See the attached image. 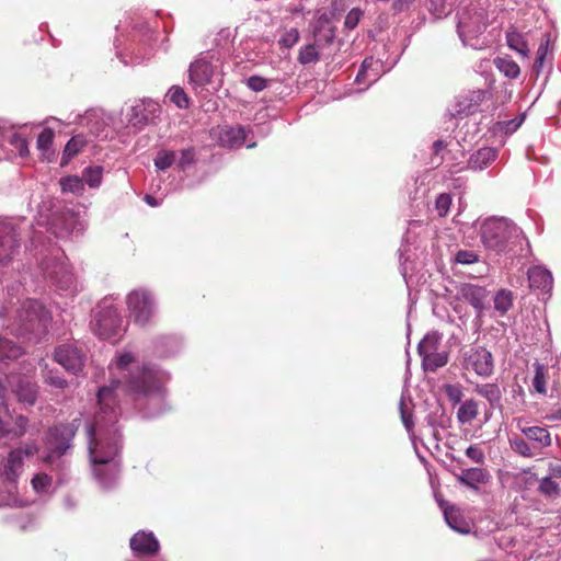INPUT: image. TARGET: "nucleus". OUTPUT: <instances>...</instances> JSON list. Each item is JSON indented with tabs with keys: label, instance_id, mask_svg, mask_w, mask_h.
<instances>
[{
	"label": "nucleus",
	"instance_id": "1",
	"mask_svg": "<svg viewBox=\"0 0 561 561\" xmlns=\"http://www.w3.org/2000/svg\"><path fill=\"white\" fill-rule=\"evenodd\" d=\"M110 383L98 390L99 445L93 447L94 459L104 461L116 454L121 446V427L117 403L118 392L127 396L144 419H153L170 410L165 385L169 373L152 363H140L129 351L117 352L108 365Z\"/></svg>",
	"mask_w": 561,
	"mask_h": 561
},
{
	"label": "nucleus",
	"instance_id": "2",
	"mask_svg": "<svg viewBox=\"0 0 561 561\" xmlns=\"http://www.w3.org/2000/svg\"><path fill=\"white\" fill-rule=\"evenodd\" d=\"M483 248L497 256L514 257L524 253L529 242L523 230L510 218L490 216L473 224Z\"/></svg>",
	"mask_w": 561,
	"mask_h": 561
},
{
	"label": "nucleus",
	"instance_id": "3",
	"mask_svg": "<svg viewBox=\"0 0 561 561\" xmlns=\"http://www.w3.org/2000/svg\"><path fill=\"white\" fill-rule=\"evenodd\" d=\"M51 312L37 299L24 300L8 324L11 334L37 343L47 334L51 323Z\"/></svg>",
	"mask_w": 561,
	"mask_h": 561
},
{
	"label": "nucleus",
	"instance_id": "4",
	"mask_svg": "<svg viewBox=\"0 0 561 561\" xmlns=\"http://www.w3.org/2000/svg\"><path fill=\"white\" fill-rule=\"evenodd\" d=\"M220 56L214 51H203L191 62L188 84L194 93L203 100L210 98L222 85Z\"/></svg>",
	"mask_w": 561,
	"mask_h": 561
},
{
	"label": "nucleus",
	"instance_id": "5",
	"mask_svg": "<svg viewBox=\"0 0 561 561\" xmlns=\"http://www.w3.org/2000/svg\"><path fill=\"white\" fill-rule=\"evenodd\" d=\"M204 153L205 148L195 145H188L179 150L161 148L153 159V164L159 172L173 167L175 171L190 175L207 163Z\"/></svg>",
	"mask_w": 561,
	"mask_h": 561
},
{
	"label": "nucleus",
	"instance_id": "6",
	"mask_svg": "<svg viewBox=\"0 0 561 561\" xmlns=\"http://www.w3.org/2000/svg\"><path fill=\"white\" fill-rule=\"evenodd\" d=\"M81 419L75 417L69 423H57L50 426L46 435V455L43 457V462L54 466L62 465L65 461L61 457L72 448V440L81 426Z\"/></svg>",
	"mask_w": 561,
	"mask_h": 561
},
{
	"label": "nucleus",
	"instance_id": "7",
	"mask_svg": "<svg viewBox=\"0 0 561 561\" xmlns=\"http://www.w3.org/2000/svg\"><path fill=\"white\" fill-rule=\"evenodd\" d=\"M98 422L96 420H93L91 424L87 425V436H88V449L90 455V460L93 463V474L99 482L100 486L105 490L110 491L112 490L117 482L118 479V463L116 461V458L119 456V453L123 448V435L121 434V446L118 450L116 451L113 457L101 461L98 459H94L92 456V451L94 448L99 445V435H98Z\"/></svg>",
	"mask_w": 561,
	"mask_h": 561
},
{
	"label": "nucleus",
	"instance_id": "8",
	"mask_svg": "<svg viewBox=\"0 0 561 561\" xmlns=\"http://www.w3.org/2000/svg\"><path fill=\"white\" fill-rule=\"evenodd\" d=\"M37 453L35 444H26L11 450L3 459L0 466V481L3 488L9 490L10 494L19 495V478L24 470V462L27 458Z\"/></svg>",
	"mask_w": 561,
	"mask_h": 561
},
{
	"label": "nucleus",
	"instance_id": "9",
	"mask_svg": "<svg viewBox=\"0 0 561 561\" xmlns=\"http://www.w3.org/2000/svg\"><path fill=\"white\" fill-rule=\"evenodd\" d=\"M91 329L102 340L116 342L125 332L119 310L106 300L102 301L91 321Z\"/></svg>",
	"mask_w": 561,
	"mask_h": 561
},
{
	"label": "nucleus",
	"instance_id": "10",
	"mask_svg": "<svg viewBox=\"0 0 561 561\" xmlns=\"http://www.w3.org/2000/svg\"><path fill=\"white\" fill-rule=\"evenodd\" d=\"M457 16V33L462 44L474 49L481 48L483 42H480L479 37L486 28L484 13L476 9L465 8L458 12Z\"/></svg>",
	"mask_w": 561,
	"mask_h": 561
},
{
	"label": "nucleus",
	"instance_id": "11",
	"mask_svg": "<svg viewBox=\"0 0 561 561\" xmlns=\"http://www.w3.org/2000/svg\"><path fill=\"white\" fill-rule=\"evenodd\" d=\"M130 319L139 327L147 325L156 314L157 301L153 293L145 287L133 289L126 296Z\"/></svg>",
	"mask_w": 561,
	"mask_h": 561
},
{
	"label": "nucleus",
	"instance_id": "12",
	"mask_svg": "<svg viewBox=\"0 0 561 561\" xmlns=\"http://www.w3.org/2000/svg\"><path fill=\"white\" fill-rule=\"evenodd\" d=\"M41 270L58 290L72 294L77 290L73 273L62 256H48L41 262Z\"/></svg>",
	"mask_w": 561,
	"mask_h": 561
},
{
	"label": "nucleus",
	"instance_id": "13",
	"mask_svg": "<svg viewBox=\"0 0 561 561\" xmlns=\"http://www.w3.org/2000/svg\"><path fill=\"white\" fill-rule=\"evenodd\" d=\"M54 360L67 373L79 376L85 366L87 354L76 343H62L55 347Z\"/></svg>",
	"mask_w": 561,
	"mask_h": 561
},
{
	"label": "nucleus",
	"instance_id": "14",
	"mask_svg": "<svg viewBox=\"0 0 561 561\" xmlns=\"http://www.w3.org/2000/svg\"><path fill=\"white\" fill-rule=\"evenodd\" d=\"M20 247V232L15 219H0V266H7L19 253Z\"/></svg>",
	"mask_w": 561,
	"mask_h": 561
},
{
	"label": "nucleus",
	"instance_id": "15",
	"mask_svg": "<svg viewBox=\"0 0 561 561\" xmlns=\"http://www.w3.org/2000/svg\"><path fill=\"white\" fill-rule=\"evenodd\" d=\"M160 114V104L150 98H144L135 101V104L130 106L127 113V122L129 126L141 130L147 125L154 123Z\"/></svg>",
	"mask_w": 561,
	"mask_h": 561
},
{
	"label": "nucleus",
	"instance_id": "16",
	"mask_svg": "<svg viewBox=\"0 0 561 561\" xmlns=\"http://www.w3.org/2000/svg\"><path fill=\"white\" fill-rule=\"evenodd\" d=\"M51 228L57 237L64 238L70 234L83 233L87 222L71 209H64L54 215Z\"/></svg>",
	"mask_w": 561,
	"mask_h": 561
},
{
	"label": "nucleus",
	"instance_id": "17",
	"mask_svg": "<svg viewBox=\"0 0 561 561\" xmlns=\"http://www.w3.org/2000/svg\"><path fill=\"white\" fill-rule=\"evenodd\" d=\"M437 339L434 335H425L417 345L419 355L425 370L435 371L444 367L448 362L446 352H436Z\"/></svg>",
	"mask_w": 561,
	"mask_h": 561
},
{
	"label": "nucleus",
	"instance_id": "18",
	"mask_svg": "<svg viewBox=\"0 0 561 561\" xmlns=\"http://www.w3.org/2000/svg\"><path fill=\"white\" fill-rule=\"evenodd\" d=\"M67 124H77L85 127L95 137L102 136L106 126L104 111L100 107L88 108L83 114L71 113L67 117Z\"/></svg>",
	"mask_w": 561,
	"mask_h": 561
},
{
	"label": "nucleus",
	"instance_id": "19",
	"mask_svg": "<svg viewBox=\"0 0 561 561\" xmlns=\"http://www.w3.org/2000/svg\"><path fill=\"white\" fill-rule=\"evenodd\" d=\"M129 548L136 558L153 557L160 551V542L153 531L141 529L130 537Z\"/></svg>",
	"mask_w": 561,
	"mask_h": 561
},
{
	"label": "nucleus",
	"instance_id": "20",
	"mask_svg": "<svg viewBox=\"0 0 561 561\" xmlns=\"http://www.w3.org/2000/svg\"><path fill=\"white\" fill-rule=\"evenodd\" d=\"M465 367L472 369L478 376H491L494 370L492 353L482 346L471 348L465 358Z\"/></svg>",
	"mask_w": 561,
	"mask_h": 561
},
{
	"label": "nucleus",
	"instance_id": "21",
	"mask_svg": "<svg viewBox=\"0 0 561 561\" xmlns=\"http://www.w3.org/2000/svg\"><path fill=\"white\" fill-rule=\"evenodd\" d=\"M314 41L319 45H330L336 36L333 25V15L327 12L319 13L310 24Z\"/></svg>",
	"mask_w": 561,
	"mask_h": 561
},
{
	"label": "nucleus",
	"instance_id": "22",
	"mask_svg": "<svg viewBox=\"0 0 561 561\" xmlns=\"http://www.w3.org/2000/svg\"><path fill=\"white\" fill-rule=\"evenodd\" d=\"M485 95L486 91L481 89L472 90L466 94L459 95L453 105L451 115L463 117L476 113L482 101L485 99Z\"/></svg>",
	"mask_w": 561,
	"mask_h": 561
},
{
	"label": "nucleus",
	"instance_id": "23",
	"mask_svg": "<svg viewBox=\"0 0 561 561\" xmlns=\"http://www.w3.org/2000/svg\"><path fill=\"white\" fill-rule=\"evenodd\" d=\"M249 129L244 126H229L221 130L219 135V141L222 147L226 148H240L243 145L247 148H254L256 144L254 141L247 142Z\"/></svg>",
	"mask_w": 561,
	"mask_h": 561
},
{
	"label": "nucleus",
	"instance_id": "24",
	"mask_svg": "<svg viewBox=\"0 0 561 561\" xmlns=\"http://www.w3.org/2000/svg\"><path fill=\"white\" fill-rule=\"evenodd\" d=\"M517 428L531 443L535 450H541L552 444V437L548 428L541 426H527L523 421L517 422Z\"/></svg>",
	"mask_w": 561,
	"mask_h": 561
},
{
	"label": "nucleus",
	"instance_id": "25",
	"mask_svg": "<svg viewBox=\"0 0 561 561\" xmlns=\"http://www.w3.org/2000/svg\"><path fill=\"white\" fill-rule=\"evenodd\" d=\"M13 379L12 393L15 399L25 407L34 405L37 400V386L21 376Z\"/></svg>",
	"mask_w": 561,
	"mask_h": 561
},
{
	"label": "nucleus",
	"instance_id": "26",
	"mask_svg": "<svg viewBox=\"0 0 561 561\" xmlns=\"http://www.w3.org/2000/svg\"><path fill=\"white\" fill-rule=\"evenodd\" d=\"M444 513L446 524L456 533L466 535L471 530L470 523L463 517L459 508L454 505H447L444 501H438Z\"/></svg>",
	"mask_w": 561,
	"mask_h": 561
},
{
	"label": "nucleus",
	"instance_id": "27",
	"mask_svg": "<svg viewBox=\"0 0 561 561\" xmlns=\"http://www.w3.org/2000/svg\"><path fill=\"white\" fill-rule=\"evenodd\" d=\"M460 294L462 299L474 308L477 314L479 317L482 316L489 296L486 288L473 284H465L460 289Z\"/></svg>",
	"mask_w": 561,
	"mask_h": 561
},
{
	"label": "nucleus",
	"instance_id": "28",
	"mask_svg": "<svg viewBox=\"0 0 561 561\" xmlns=\"http://www.w3.org/2000/svg\"><path fill=\"white\" fill-rule=\"evenodd\" d=\"M396 62L397 60H394L391 66L385 68L380 59H374V57H366L360 65L355 81L357 83H362L367 77L370 79V83L376 82L380 75L389 71Z\"/></svg>",
	"mask_w": 561,
	"mask_h": 561
},
{
	"label": "nucleus",
	"instance_id": "29",
	"mask_svg": "<svg viewBox=\"0 0 561 561\" xmlns=\"http://www.w3.org/2000/svg\"><path fill=\"white\" fill-rule=\"evenodd\" d=\"M456 478L461 485L477 491L480 484H485L490 481L491 474L484 468L473 467L462 469Z\"/></svg>",
	"mask_w": 561,
	"mask_h": 561
},
{
	"label": "nucleus",
	"instance_id": "30",
	"mask_svg": "<svg viewBox=\"0 0 561 561\" xmlns=\"http://www.w3.org/2000/svg\"><path fill=\"white\" fill-rule=\"evenodd\" d=\"M529 287L540 293H548L552 288L553 278L549 270L543 266H533L528 270Z\"/></svg>",
	"mask_w": 561,
	"mask_h": 561
},
{
	"label": "nucleus",
	"instance_id": "31",
	"mask_svg": "<svg viewBox=\"0 0 561 561\" xmlns=\"http://www.w3.org/2000/svg\"><path fill=\"white\" fill-rule=\"evenodd\" d=\"M496 148L483 147L473 152L468 160V168L474 171H482L492 164L497 158Z\"/></svg>",
	"mask_w": 561,
	"mask_h": 561
},
{
	"label": "nucleus",
	"instance_id": "32",
	"mask_svg": "<svg viewBox=\"0 0 561 561\" xmlns=\"http://www.w3.org/2000/svg\"><path fill=\"white\" fill-rule=\"evenodd\" d=\"M215 47L207 51H214L216 56H220V62L229 56L232 48L231 31L229 28L220 30L214 38Z\"/></svg>",
	"mask_w": 561,
	"mask_h": 561
},
{
	"label": "nucleus",
	"instance_id": "33",
	"mask_svg": "<svg viewBox=\"0 0 561 561\" xmlns=\"http://www.w3.org/2000/svg\"><path fill=\"white\" fill-rule=\"evenodd\" d=\"M24 353L23 347L11 339L0 336V364L18 359Z\"/></svg>",
	"mask_w": 561,
	"mask_h": 561
},
{
	"label": "nucleus",
	"instance_id": "34",
	"mask_svg": "<svg viewBox=\"0 0 561 561\" xmlns=\"http://www.w3.org/2000/svg\"><path fill=\"white\" fill-rule=\"evenodd\" d=\"M476 392L488 400L492 408H500L502 391L496 383L477 385Z\"/></svg>",
	"mask_w": 561,
	"mask_h": 561
},
{
	"label": "nucleus",
	"instance_id": "35",
	"mask_svg": "<svg viewBox=\"0 0 561 561\" xmlns=\"http://www.w3.org/2000/svg\"><path fill=\"white\" fill-rule=\"evenodd\" d=\"M479 414V404L473 399L463 401L457 411V420L460 424H470Z\"/></svg>",
	"mask_w": 561,
	"mask_h": 561
},
{
	"label": "nucleus",
	"instance_id": "36",
	"mask_svg": "<svg viewBox=\"0 0 561 561\" xmlns=\"http://www.w3.org/2000/svg\"><path fill=\"white\" fill-rule=\"evenodd\" d=\"M494 310L499 313V316H504L513 306V294L511 290L501 289L499 290L494 298Z\"/></svg>",
	"mask_w": 561,
	"mask_h": 561
},
{
	"label": "nucleus",
	"instance_id": "37",
	"mask_svg": "<svg viewBox=\"0 0 561 561\" xmlns=\"http://www.w3.org/2000/svg\"><path fill=\"white\" fill-rule=\"evenodd\" d=\"M455 7V0H430L427 4L428 11L437 19L447 16Z\"/></svg>",
	"mask_w": 561,
	"mask_h": 561
},
{
	"label": "nucleus",
	"instance_id": "38",
	"mask_svg": "<svg viewBox=\"0 0 561 561\" xmlns=\"http://www.w3.org/2000/svg\"><path fill=\"white\" fill-rule=\"evenodd\" d=\"M161 350L159 354L164 357L173 356L180 352L182 347V341L178 336H163L159 341Z\"/></svg>",
	"mask_w": 561,
	"mask_h": 561
},
{
	"label": "nucleus",
	"instance_id": "39",
	"mask_svg": "<svg viewBox=\"0 0 561 561\" xmlns=\"http://www.w3.org/2000/svg\"><path fill=\"white\" fill-rule=\"evenodd\" d=\"M82 180L91 188H96L101 185L103 179V168L101 165L87 167L82 171Z\"/></svg>",
	"mask_w": 561,
	"mask_h": 561
},
{
	"label": "nucleus",
	"instance_id": "40",
	"mask_svg": "<svg viewBox=\"0 0 561 561\" xmlns=\"http://www.w3.org/2000/svg\"><path fill=\"white\" fill-rule=\"evenodd\" d=\"M494 64L499 71L510 79H516L520 73L519 66L510 58H496Z\"/></svg>",
	"mask_w": 561,
	"mask_h": 561
},
{
	"label": "nucleus",
	"instance_id": "41",
	"mask_svg": "<svg viewBox=\"0 0 561 561\" xmlns=\"http://www.w3.org/2000/svg\"><path fill=\"white\" fill-rule=\"evenodd\" d=\"M506 43L511 49L515 50L523 57H527L529 51L528 45L519 33L508 32L506 34Z\"/></svg>",
	"mask_w": 561,
	"mask_h": 561
},
{
	"label": "nucleus",
	"instance_id": "42",
	"mask_svg": "<svg viewBox=\"0 0 561 561\" xmlns=\"http://www.w3.org/2000/svg\"><path fill=\"white\" fill-rule=\"evenodd\" d=\"M59 183L62 192L80 195L84 191L83 180L77 175L61 178Z\"/></svg>",
	"mask_w": 561,
	"mask_h": 561
},
{
	"label": "nucleus",
	"instance_id": "43",
	"mask_svg": "<svg viewBox=\"0 0 561 561\" xmlns=\"http://www.w3.org/2000/svg\"><path fill=\"white\" fill-rule=\"evenodd\" d=\"M320 54L314 44H307L300 47L297 60L300 65H310L319 61Z\"/></svg>",
	"mask_w": 561,
	"mask_h": 561
},
{
	"label": "nucleus",
	"instance_id": "44",
	"mask_svg": "<svg viewBox=\"0 0 561 561\" xmlns=\"http://www.w3.org/2000/svg\"><path fill=\"white\" fill-rule=\"evenodd\" d=\"M524 118H525V115L523 114L519 117H515L512 119L499 121L494 124L493 130L495 133H503L505 135H511L518 129V127L522 125Z\"/></svg>",
	"mask_w": 561,
	"mask_h": 561
},
{
	"label": "nucleus",
	"instance_id": "45",
	"mask_svg": "<svg viewBox=\"0 0 561 561\" xmlns=\"http://www.w3.org/2000/svg\"><path fill=\"white\" fill-rule=\"evenodd\" d=\"M168 98L179 108H187L190 105L188 96L183 88L173 85L168 91Z\"/></svg>",
	"mask_w": 561,
	"mask_h": 561
},
{
	"label": "nucleus",
	"instance_id": "46",
	"mask_svg": "<svg viewBox=\"0 0 561 561\" xmlns=\"http://www.w3.org/2000/svg\"><path fill=\"white\" fill-rule=\"evenodd\" d=\"M31 483L37 494H47L50 492L53 479L47 473L41 472L33 477Z\"/></svg>",
	"mask_w": 561,
	"mask_h": 561
},
{
	"label": "nucleus",
	"instance_id": "47",
	"mask_svg": "<svg viewBox=\"0 0 561 561\" xmlns=\"http://www.w3.org/2000/svg\"><path fill=\"white\" fill-rule=\"evenodd\" d=\"M538 491L547 497H557L561 492L559 483L553 481L551 477H543L539 481Z\"/></svg>",
	"mask_w": 561,
	"mask_h": 561
},
{
	"label": "nucleus",
	"instance_id": "48",
	"mask_svg": "<svg viewBox=\"0 0 561 561\" xmlns=\"http://www.w3.org/2000/svg\"><path fill=\"white\" fill-rule=\"evenodd\" d=\"M43 377L45 383L53 388L65 389L68 387V381L58 370L48 369L44 373Z\"/></svg>",
	"mask_w": 561,
	"mask_h": 561
},
{
	"label": "nucleus",
	"instance_id": "49",
	"mask_svg": "<svg viewBox=\"0 0 561 561\" xmlns=\"http://www.w3.org/2000/svg\"><path fill=\"white\" fill-rule=\"evenodd\" d=\"M535 367V375L533 379V387L534 389L540 393L546 394L547 388H546V368L542 364L536 363L534 365Z\"/></svg>",
	"mask_w": 561,
	"mask_h": 561
},
{
	"label": "nucleus",
	"instance_id": "50",
	"mask_svg": "<svg viewBox=\"0 0 561 561\" xmlns=\"http://www.w3.org/2000/svg\"><path fill=\"white\" fill-rule=\"evenodd\" d=\"M512 449L523 457H534L535 449L530 444H528L523 437H514L511 439Z\"/></svg>",
	"mask_w": 561,
	"mask_h": 561
},
{
	"label": "nucleus",
	"instance_id": "51",
	"mask_svg": "<svg viewBox=\"0 0 561 561\" xmlns=\"http://www.w3.org/2000/svg\"><path fill=\"white\" fill-rule=\"evenodd\" d=\"M54 131L50 128H44L37 136L36 146L37 149L46 152L50 149L54 140Z\"/></svg>",
	"mask_w": 561,
	"mask_h": 561
},
{
	"label": "nucleus",
	"instance_id": "52",
	"mask_svg": "<svg viewBox=\"0 0 561 561\" xmlns=\"http://www.w3.org/2000/svg\"><path fill=\"white\" fill-rule=\"evenodd\" d=\"M399 412H400V417L404 425V428L407 430L408 433H412L413 427H414L413 414L411 411H409L407 409L405 401H404L403 397H401V399L399 401Z\"/></svg>",
	"mask_w": 561,
	"mask_h": 561
},
{
	"label": "nucleus",
	"instance_id": "53",
	"mask_svg": "<svg viewBox=\"0 0 561 561\" xmlns=\"http://www.w3.org/2000/svg\"><path fill=\"white\" fill-rule=\"evenodd\" d=\"M443 389H444V393L446 394V397L448 398V400L451 403H454V404L461 403L462 398H463V392H462V388L460 385L447 383L444 386Z\"/></svg>",
	"mask_w": 561,
	"mask_h": 561
},
{
	"label": "nucleus",
	"instance_id": "54",
	"mask_svg": "<svg viewBox=\"0 0 561 561\" xmlns=\"http://www.w3.org/2000/svg\"><path fill=\"white\" fill-rule=\"evenodd\" d=\"M479 254L472 250H459L455 254V262L462 265H470L479 262Z\"/></svg>",
	"mask_w": 561,
	"mask_h": 561
},
{
	"label": "nucleus",
	"instance_id": "55",
	"mask_svg": "<svg viewBox=\"0 0 561 561\" xmlns=\"http://www.w3.org/2000/svg\"><path fill=\"white\" fill-rule=\"evenodd\" d=\"M299 31L296 27H291L286 31L280 38L278 39V44L284 48H291L299 41Z\"/></svg>",
	"mask_w": 561,
	"mask_h": 561
},
{
	"label": "nucleus",
	"instance_id": "56",
	"mask_svg": "<svg viewBox=\"0 0 561 561\" xmlns=\"http://www.w3.org/2000/svg\"><path fill=\"white\" fill-rule=\"evenodd\" d=\"M450 205L451 196L449 194L443 193L436 197L435 209L437 210L440 217H444L448 214Z\"/></svg>",
	"mask_w": 561,
	"mask_h": 561
},
{
	"label": "nucleus",
	"instance_id": "57",
	"mask_svg": "<svg viewBox=\"0 0 561 561\" xmlns=\"http://www.w3.org/2000/svg\"><path fill=\"white\" fill-rule=\"evenodd\" d=\"M270 82L271 80L254 75L248 78L247 87L254 92H261L268 87Z\"/></svg>",
	"mask_w": 561,
	"mask_h": 561
},
{
	"label": "nucleus",
	"instance_id": "58",
	"mask_svg": "<svg viewBox=\"0 0 561 561\" xmlns=\"http://www.w3.org/2000/svg\"><path fill=\"white\" fill-rule=\"evenodd\" d=\"M466 456L478 465H483L485 461V455L479 445H470L466 449Z\"/></svg>",
	"mask_w": 561,
	"mask_h": 561
},
{
	"label": "nucleus",
	"instance_id": "59",
	"mask_svg": "<svg viewBox=\"0 0 561 561\" xmlns=\"http://www.w3.org/2000/svg\"><path fill=\"white\" fill-rule=\"evenodd\" d=\"M363 15V12L358 8H353L345 16L344 26L348 30L355 28Z\"/></svg>",
	"mask_w": 561,
	"mask_h": 561
},
{
	"label": "nucleus",
	"instance_id": "60",
	"mask_svg": "<svg viewBox=\"0 0 561 561\" xmlns=\"http://www.w3.org/2000/svg\"><path fill=\"white\" fill-rule=\"evenodd\" d=\"M408 252H409V250L407 249L405 245H402L399 249L400 272H401V274H402V276H403V278L405 280L408 278L409 271L411 270L409 267V259H410V256L408 255Z\"/></svg>",
	"mask_w": 561,
	"mask_h": 561
},
{
	"label": "nucleus",
	"instance_id": "61",
	"mask_svg": "<svg viewBox=\"0 0 561 561\" xmlns=\"http://www.w3.org/2000/svg\"><path fill=\"white\" fill-rule=\"evenodd\" d=\"M28 425V419L24 415H18L15 419V427L13 434L15 436H22L26 432Z\"/></svg>",
	"mask_w": 561,
	"mask_h": 561
},
{
	"label": "nucleus",
	"instance_id": "62",
	"mask_svg": "<svg viewBox=\"0 0 561 561\" xmlns=\"http://www.w3.org/2000/svg\"><path fill=\"white\" fill-rule=\"evenodd\" d=\"M78 151H79V148H78V140H77L76 138H71V139L67 142V145H66V147H65V149H64L62 159H64L65 157H67V158H71V157L76 156V154L78 153Z\"/></svg>",
	"mask_w": 561,
	"mask_h": 561
},
{
	"label": "nucleus",
	"instance_id": "63",
	"mask_svg": "<svg viewBox=\"0 0 561 561\" xmlns=\"http://www.w3.org/2000/svg\"><path fill=\"white\" fill-rule=\"evenodd\" d=\"M78 506V501L72 495H66L62 500V507L67 512H73Z\"/></svg>",
	"mask_w": 561,
	"mask_h": 561
},
{
	"label": "nucleus",
	"instance_id": "64",
	"mask_svg": "<svg viewBox=\"0 0 561 561\" xmlns=\"http://www.w3.org/2000/svg\"><path fill=\"white\" fill-rule=\"evenodd\" d=\"M414 0H394L392 3V8L396 12H402L408 10Z\"/></svg>",
	"mask_w": 561,
	"mask_h": 561
}]
</instances>
